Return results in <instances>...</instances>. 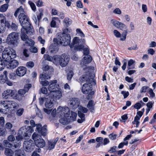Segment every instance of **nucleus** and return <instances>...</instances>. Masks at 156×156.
I'll return each mask as SVG.
<instances>
[{
  "instance_id": "obj_33",
  "label": "nucleus",
  "mask_w": 156,
  "mask_h": 156,
  "mask_svg": "<svg viewBox=\"0 0 156 156\" xmlns=\"http://www.w3.org/2000/svg\"><path fill=\"white\" fill-rule=\"evenodd\" d=\"M4 153L7 156H13L14 154V152L11 149L5 148Z\"/></svg>"
},
{
  "instance_id": "obj_32",
  "label": "nucleus",
  "mask_w": 156,
  "mask_h": 156,
  "mask_svg": "<svg viewBox=\"0 0 156 156\" xmlns=\"http://www.w3.org/2000/svg\"><path fill=\"white\" fill-rule=\"evenodd\" d=\"M50 73H48L44 72L43 73L41 74L40 76V79L41 80L48 79L50 78V75L51 74V72Z\"/></svg>"
},
{
  "instance_id": "obj_54",
  "label": "nucleus",
  "mask_w": 156,
  "mask_h": 156,
  "mask_svg": "<svg viewBox=\"0 0 156 156\" xmlns=\"http://www.w3.org/2000/svg\"><path fill=\"white\" fill-rule=\"evenodd\" d=\"M37 6L38 7H42L43 6V2L41 0H38L36 3Z\"/></svg>"
},
{
  "instance_id": "obj_45",
  "label": "nucleus",
  "mask_w": 156,
  "mask_h": 156,
  "mask_svg": "<svg viewBox=\"0 0 156 156\" xmlns=\"http://www.w3.org/2000/svg\"><path fill=\"white\" fill-rule=\"evenodd\" d=\"M73 75L74 73L72 71H69L67 74V80L69 81L72 78Z\"/></svg>"
},
{
  "instance_id": "obj_26",
  "label": "nucleus",
  "mask_w": 156,
  "mask_h": 156,
  "mask_svg": "<svg viewBox=\"0 0 156 156\" xmlns=\"http://www.w3.org/2000/svg\"><path fill=\"white\" fill-rule=\"evenodd\" d=\"M45 107L47 108H51L53 106V102L52 99L51 98L50 99V97L49 98H45Z\"/></svg>"
},
{
  "instance_id": "obj_38",
  "label": "nucleus",
  "mask_w": 156,
  "mask_h": 156,
  "mask_svg": "<svg viewBox=\"0 0 156 156\" xmlns=\"http://www.w3.org/2000/svg\"><path fill=\"white\" fill-rule=\"evenodd\" d=\"M72 23V20L68 17H66L63 20V23L66 27L69 26Z\"/></svg>"
},
{
  "instance_id": "obj_27",
  "label": "nucleus",
  "mask_w": 156,
  "mask_h": 156,
  "mask_svg": "<svg viewBox=\"0 0 156 156\" xmlns=\"http://www.w3.org/2000/svg\"><path fill=\"white\" fill-rule=\"evenodd\" d=\"M61 117V119H59V122L64 125H66L68 124L69 122H70V120L69 119V117H64L63 116L62 117L59 116Z\"/></svg>"
},
{
  "instance_id": "obj_53",
  "label": "nucleus",
  "mask_w": 156,
  "mask_h": 156,
  "mask_svg": "<svg viewBox=\"0 0 156 156\" xmlns=\"http://www.w3.org/2000/svg\"><path fill=\"white\" fill-rule=\"evenodd\" d=\"M117 147L115 146H114L113 147L111 148L110 150L108 151V152L110 153H112L116 152V148Z\"/></svg>"
},
{
  "instance_id": "obj_34",
  "label": "nucleus",
  "mask_w": 156,
  "mask_h": 156,
  "mask_svg": "<svg viewBox=\"0 0 156 156\" xmlns=\"http://www.w3.org/2000/svg\"><path fill=\"white\" fill-rule=\"evenodd\" d=\"M135 62V61L132 59H130L128 62L127 68L128 69H134L135 66L133 64Z\"/></svg>"
},
{
  "instance_id": "obj_5",
  "label": "nucleus",
  "mask_w": 156,
  "mask_h": 156,
  "mask_svg": "<svg viewBox=\"0 0 156 156\" xmlns=\"http://www.w3.org/2000/svg\"><path fill=\"white\" fill-rule=\"evenodd\" d=\"M34 132L32 127L30 126H24L21 127L18 131L17 136L22 139L29 136Z\"/></svg>"
},
{
  "instance_id": "obj_15",
  "label": "nucleus",
  "mask_w": 156,
  "mask_h": 156,
  "mask_svg": "<svg viewBox=\"0 0 156 156\" xmlns=\"http://www.w3.org/2000/svg\"><path fill=\"white\" fill-rule=\"evenodd\" d=\"M34 147V142L31 140L25 141L24 143V147H25L26 151L28 152L32 151Z\"/></svg>"
},
{
  "instance_id": "obj_31",
  "label": "nucleus",
  "mask_w": 156,
  "mask_h": 156,
  "mask_svg": "<svg viewBox=\"0 0 156 156\" xmlns=\"http://www.w3.org/2000/svg\"><path fill=\"white\" fill-rule=\"evenodd\" d=\"M12 98L17 100L18 101H21L22 99L23 96L19 92H16L15 90H14V94Z\"/></svg>"
},
{
  "instance_id": "obj_29",
  "label": "nucleus",
  "mask_w": 156,
  "mask_h": 156,
  "mask_svg": "<svg viewBox=\"0 0 156 156\" xmlns=\"http://www.w3.org/2000/svg\"><path fill=\"white\" fill-rule=\"evenodd\" d=\"M94 101L92 100H90L89 101L87 105V107L88 108L91 112H94Z\"/></svg>"
},
{
  "instance_id": "obj_43",
  "label": "nucleus",
  "mask_w": 156,
  "mask_h": 156,
  "mask_svg": "<svg viewBox=\"0 0 156 156\" xmlns=\"http://www.w3.org/2000/svg\"><path fill=\"white\" fill-rule=\"evenodd\" d=\"M28 3L30 5L32 9L34 12L36 11V8L35 4L31 1H29Z\"/></svg>"
},
{
  "instance_id": "obj_25",
  "label": "nucleus",
  "mask_w": 156,
  "mask_h": 156,
  "mask_svg": "<svg viewBox=\"0 0 156 156\" xmlns=\"http://www.w3.org/2000/svg\"><path fill=\"white\" fill-rule=\"evenodd\" d=\"M18 65V62L16 60L14 59L11 61H9L6 66H7L8 68L13 69L16 68Z\"/></svg>"
},
{
  "instance_id": "obj_52",
  "label": "nucleus",
  "mask_w": 156,
  "mask_h": 156,
  "mask_svg": "<svg viewBox=\"0 0 156 156\" xmlns=\"http://www.w3.org/2000/svg\"><path fill=\"white\" fill-rule=\"evenodd\" d=\"M142 107V105L139 102H137L135 104L134 108L137 109V110L140 109Z\"/></svg>"
},
{
  "instance_id": "obj_51",
  "label": "nucleus",
  "mask_w": 156,
  "mask_h": 156,
  "mask_svg": "<svg viewBox=\"0 0 156 156\" xmlns=\"http://www.w3.org/2000/svg\"><path fill=\"white\" fill-rule=\"evenodd\" d=\"M79 108L80 110L79 111H81V112L82 113H86L88 111V109L87 108L83 107L81 106Z\"/></svg>"
},
{
  "instance_id": "obj_22",
  "label": "nucleus",
  "mask_w": 156,
  "mask_h": 156,
  "mask_svg": "<svg viewBox=\"0 0 156 156\" xmlns=\"http://www.w3.org/2000/svg\"><path fill=\"white\" fill-rule=\"evenodd\" d=\"M49 97L53 100L54 99H59L62 96V93L59 91L56 90L54 92H51L49 94Z\"/></svg>"
},
{
  "instance_id": "obj_42",
  "label": "nucleus",
  "mask_w": 156,
  "mask_h": 156,
  "mask_svg": "<svg viewBox=\"0 0 156 156\" xmlns=\"http://www.w3.org/2000/svg\"><path fill=\"white\" fill-rule=\"evenodd\" d=\"M3 144L4 146L6 147L11 148L12 146V145L11 144L9 143L8 141L6 140H4L3 141Z\"/></svg>"
},
{
  "instance_id": "obj_24",
  "label": "nucleus",
  "mask_w": 156,
  "mask_h": 156,
  "mask_svg": "<svg viewBox=\"0 0 156 156\" xmlns=\"http://www.w3.org/2000/svg\"><path fill=\"white\" fill-rule=\"evenodd\" d=\"M8 109L13 108L12 110H15L18 108V105L15 102L12 101H9L7 102Z\"/></svg>"
},
{
  "instance_id": "obj_35",
  "label": "nucleus",
  "mask_w": 156,
  "mask_h": 156,
  "mask_svg": "<svg viewBox=\"0 0 156 156\" xmlns=\"http://www.w3.org/2000/svg\"><path fill=\"white\" fill-rule=\"evenodd\" d=\"M77 116L76 113L72 111L71 112V115L69 117L70 120V122L75 121L76 119Z\"/></svg>"
},
{
  "instance_id": "obj_18",
  "label": "nucleus",
  "mask_w": 156,
  "mask_h": 156,
  "mask_svg": "<svg viewBox=\"0 0 156 156\" xmlns=\"http://www.w3.org/2000/svg\"><path fill=\"white\" fill-rule=\"evenodd\" d=\"M5 18L3 15H0V33L4 32L5 28Z\"/></svg>"
},
{
  "instance_id": "obj_10",
  "label": "nucleus",
  "mask_w": 156,
  "mask_h": 156,
  "mask_svg": "<svg viewBox=\"0 0 156 156\" xmlns=\"http://www.w3.org/2000/svg\"><path fill=\"white\" fill-rule=\"evenodd\" d=\"M32 138L34 140L35 145L38 148H43L45 145V141L41 136L36 133H34L32 136Z\"/></svg>"
},
{
  "instance_id": "obj_44",
  "label": "nucleus",
  "mask_w": 156,
  "mask_h": 156,
  "mask_svg": "<svg viewBox=\"0 0 156 156\" xmlns=\"http://www.w3.org/2000/svg\"><path fill=\"white\" fill-rule=\"evenodd\" d=\"M108 136L111 140H115L116 139L117 136L116 134H114V133H112L110 134Z\"/></svg>"
},
{
  "instance_id": "obj_6",
  "label": "nucleus",
  "mask_w": 156,
  "mask_h": 156,
  "mask_svg": "<svg viewBox=\"0 0 156 156\" xmlns=\"http://www.w3.org/2000/svg\"><path fill=\"white\" fill-rule=\"evenodd\" d=\"M16 52L12 49L9 50L5 51L3 52L2 55V59L7 65L11 59L16 57Z\"/></svg>"
},
{
  "instance_id": "obj_48",
  "label": "nucleus",
  "mask_w": 156,
  "mask_h": 156,
  "mask_svg": "<svg viewBox=\"0 0 156 156\" xmlns=\"http://www.w3.org/2000/svg\"><path fill=\"white\" fill-rule=\"evenodd\" d=\"M113 33L114 35L117 37H121V34L117 30H114L113 31Z\"/></svg>"
},
{
  "instance_id": "obj_41",
  "label": "nucleus",
  "mask_w": 156,
  "mask_h": 156,
  "mask_svg": "<svg viewBox=\"0 0 156 156\" xmlns=\"http://www.w3.org/2000/svg\"><path fill=\"white\" fill-rule=\"evenodd\" d=\"M7 66L6 64L4 62V61L2 59L1 57H0V70H2L4 68L5 66Z\"/></svg>"
},
{
  "instance_id": "obj_19",
  "label": "nucleus",
  "mask_w": 156,
  "mask_h": 156,
  "mask_svg": "<svg viewBox=\"0 0 156 156\" xmlns=\"http://www.w3.org/2000/svg\"><path fill=\"white\" fill-rule=\"evenodd\" d=\"M14 90H7L2 93V97L4 99H9L10 98H12Z\"/></svg>"
},
{
  "instance_id": "obj_40",
  "label": "nucleus",
  "mask_w": 156,
  "mask_h": 156,
  "mask_svg": "<svg viewBox=\"0 0 156 156\" xmlns=\"http://www.w3.org/2000/svg\"><path fill=\"white\" fill-rule=\"evenodd\" d=\"M55 145V144L53 142V141H48V149L51 150L53 149L54 148Z\"/></svg>"
},
{
  "instance_id": "obj_59",
  "label": "nucleus",
  "mask_w": 156,
  "mask_h": 156,
  "mask_svg": "<svg viewBox=\"0 0 156 156\" xmlns=\"http://www.w3.org/2000/svg\"><path fill=\"white\" fill-rule=\"evenodd\" d=\"M77 7L80 8H82L83 7V5L82 2L80 1H78L76 3Z\"/></svg>"
},
{
  "instance_id": "obj_13",
  "label": "nucleus",
  "mask_w": 156,
  "mask_h": 156,
  "mask_svg": "<svg viewBox=\"0 0 156 156\" xmlns=\"http://www.w3.org/2000/svg\"><path fill=\"white\" fill-rule=\"evenodd\" d=\"M47 126L45 125L43 127L41 124H36V131L41 134V135L44 136H46L47 129Z\"/></svg>"
},
{
  "instance_id": "obj_57",
  "label": "nucleus",
  "mask_w": 156,
  "mask_h": 156,
  "mask_svg": "<svg viewBox=\"0 0 156 156\" xmlns=\"http://www.w3.org/2000/svg\"><path fill=\"white\" fill-rule=\"evenodd\" d=\"M121 94L123 95L124 98H126L129 95V92L128 91H122Z\"/></svg>"
},
{
  "instance_id": "obj_56",
  "label": "nucleus",
  "mask_w": 156,
  "mask_h": 156,
  "mask_svg": "<svg viewBox=\"0 0 156 156\" xmlns=\"http://www.w3.org/2000/svg\"><path fill=\"white\" fill-rule=\"evenodd\" d=\"M89 49L88 48H86L83 49V54L84 55H89Z\"/></svg>"
},
{
  "instance_id": "obj_20",
  "label": "nucleus",
  "mask_w": 156,
  "mask_h": 156,
  "mask_svg": "<svg viewBox=\"0 0 156 156\" xmlns=\"http://www.w3.org/2000/svg\"><path fill=\"white\" fill-rule=\"evenodd\" d=\"M7 102L5 101H0V112L2 113L6 114L8 112Z\"/></svg>"
},
{
  "instance_id": "obj_14",
  "label": "nucleus",
  "mask_w": 156,
  "mask_h": 156,
  "mask_svg": "<svg viewBox=\"0 0 156 156\" xmlns=\"http://www.w3.org/2000/svg\"><path fill=\"white\" fill-rule=\"evenodd\" d=\"M111 23L115 27L122 30H127L126 25L116 20L112 19L111 20Z\"/></svg>"
},
{
  "instance_id": "obj_4",
  "label": "nucleus",
  "mask_w": 156,
  "mask_h": 156,
  "mask_svg": "<svg viewBox=\"0 0 156 156\" xmlns=\"http://www.w3.org/2000/svg\"><path fill=\"white\" fill-rule=\"evenodd\" d=\"M83 70L84 72V73L80 77L79 80L80 82L82 83L85 82L90 83L93 81V84H95V80L91 78V74L90 72V69L89 67H87L84 68Z\"/></svg>"
},
{
  "instance_id": "obj_23",
  "label": "nucleus",
  "mask_w": 156,
  "mask_h": 156,
  "mask_svg": "<svg viewBox=\"0 0 156 156\" xmlns=\"http://www.w3.org/2000/svg\"><path fill=\"white\" fill-rule=\"evenodd\" d=\"M57 83L56 80H54L51 81L50 82V84L49 85L48 87V90L50 91V93L51 92H54L56 90V83Z\"/></svg>"
},
{
  "instance_id": "obj_47",
  "label": "nucleus",
  "mask_w": 156,
  "mask_h": 156,
  "mask_svg": "<svg viewBox=\"0 0 156 156\" xmlns=\"http://www.w3.org/2000/svg\"><path fill=\"white\" fill-rule=\"evenodd\" d=\"M5 128L8 130H11L12 127V125L9 122H7L5 124Z\"/></svg>"
},
{
  "instance_id": "obj_37",
  "label": "nucleus",
  "mask_w": 156,
  "mask_h": 156,
  "mask_svg": "<svg viewBox=\"0 0 156 156\" xmlns=\"http://www.w3.org/2000/svg\"><path fill=\"white\" fill-rule=\"evenodd\" d=\"M9 6V4L8 3H6L2 5L0 8V12H5L6 11L8 8Z\"/></svg>"
},
{
  "instance_id": "obj_60",
  "label": "nucleus",
  "mask_w": 156,
  "mask_h": 156,
  "mask_svg": "<svg viewBox=\"0 0 156 156\" xmlns=\"http://www.w3.org/2000/svg\"><path fill=\"white\" fill-rule=\"evenodd\" d=\"M149 87L147 86H143V87L140 91L141 93H145L146 92L148 88H149Z\"/></svg>"
},
{
  "instance_id": "obj_16",
  "label": "nucleus",
  "mask_w": 156,
  "mask_h": 156,
  "mask_svg": "<svg viewBox=\"0 0 156 156\" xmlns=\"http://www.w3.org/2000/svg\"><path fill=\"white\" fill-rule=\"evenodd\" d=\"M69 106L73 109L77 108L80 104L78 99L76 98L70 99L68 102Z\"/></svg>"
},
{
  "instance_id": "obj_3",
  "label": "nucleus",
  "mask_w": 156,
  "mask_h": 156,
  "mask_svg": "<svg viewBox=\"0 0 156 156\" xmlns=\"http://www.w3.org/2000/svg\"><path fill=\"white\" fill-rule=\"evenodd\" d=\"M21 38L22 40L26 41L25 43L27 45L30 46L31 44V41L29 40L27 34L31 35L34 32L33 28H22L21 30Z\"/></svg>"
},
{
  "instance_id": "obj_1",
  "label": "nucleus",
  "mask_w": 156,
  "mask_h": 156,
  "mask_svg": "<svg viewBox=\"0 0 156 156\" xmlns=\"http://www.w3.org/2000/svg\"><path fill=\"white\" fill-rule=\"evenodd\" d=\"M54 63L56 65H60L62 67L66 66L69 62L70 58L67 55L63 54L61 55L54 56Z\"/></svg>"
},
{
  "instance_id": "obj_64",
  "label": "nucleus",
  "mask_w": 156,
  "mask_h": 156,
  "mask_svg": "<svg viewBox=\"0 0 156 156\" xmlns=\"http://www.w3.org/2000/svg\"><path fill=\"white\" fill-rule=\"evenodd\" d=\"M11 27L12 29L14 31H16L17 29V25L13 23H12Z\"/></svg>"
},
{
  "instance_id": "obj_63",
  "label": "nucleus",
  "mask_w": 156,
  "mask_h": 156,
  "mask_svg": "<svg viewBox=\"0 0 156 156\" xmlns=\"http://www.w3.org/2000/svg\"><path fill=\"white\" fill-rule=\"evenodd\" d=\"M56 18L53 17L51 23V27H55L56 25V22L54 20V19H55Z\"/></svg>"
},
{
  "instance_id": "obj_46",
  "label": "nucleus",
  "mask_w": 156,
  "mask_h": 156,
  "mask_svg": "<svg viewBox=\"0 0 156 156\" xmlns=\"http://www.w3.org/2000/svg\"><path fill=\"white\" fill-rule=\"evenodd\" d=\"M51 68V67H50L48 65L46 66L44 68L45 69L44 72L48 73H50L49 71H51V72H53V69L52 68Z\"/></svg>"
},
{
  "instance_id": "obj_58",
  "label": "nucleus",
  "mask_w": 156,
  "mask_h": 156,
  "mask_svg": "<svg viewBox=\"0 0 156 156\" xmlns=\"http://www.w3.org/2000/svg\"><path fill=\"white\" fill-rule=\"evenodd\" d=\"M17 10L20 14H25V12L22 6H20L19 8L17 9Z\"/></svg>"
},
{
  "instance_id": "obj_2",
  "label": "nucleus",
  "mask_w": 156,
  "mask_h": 156,
  "mask_svg": "<svg viewBox=\"0 0 156 156\" xmlns=\"http://www.w3.org/2000/svg\"><path fill=\"white\" fill-rule=\"evenodd\" d=\"M85 40L84 39H80L78 37H75L69 46L71 48H73L75 50H80L84 48L85 45Z\"/></svg>"
},
{
  "instance_id": "obj_7",
  "label": "nucleus",
  "mask_w": 156,
  "mask_h": 156,
  "mask_svg": "<svg viewBox=\"0 0 156 156\" xmlns=\"http://www.w3.org/2000/svg\"><path fill=\"white\" fill-rule=\"evenodd\" d=\"M19 38V35L18 33L12 32L8 35L6 42L9 45L16 46L18 44Z\"/></svg>"
},
{
  "instance_id": "obj_17",
  "label": "nucleus",
  "mask_w": 156,
  "mask_h": 156,
  "mask_svg": "<svg viewBox=\"0 0 156 156\" xmlns=\"http://www.w3.org/2000/svg\"><path fill=\"white\" fill-rule=\"evenodd\" d=\"M27 70L25 67L23 66H20L16 69V73L17 75L19 76H23L26 73Z\"/></svg>"
},
{
  "instance_id": "obj_36",
  "label": "nucleus",
  "mask_w": 156,
  "mask_h": 156,
  "mask_svg": "<svg viewBox=\"0 0 156 156\" xmlns=\"http://www.w3.org/2000/svg\"><path fill=\"white\" fill-rule=\"evenodd\" d=\"M54 57V56L53 57H52L47 54H45L44 55V58L45 60L52 62L54 63L55 60Z\"/></svg>"
},
{
  "instance_id": "obj_39",
  "label": "nucleus",
  "mask_w": 156,
  "mask_h": 156,
  "mask_svg": "<svg viewBox=\"0 0 156 156\" xmlns=\"http://www.w3.org/2000/svg\"><path fill=\"white\" fill-rule=\"evenodd\" d=\"M127 32V30H126L122 33V37L120 39V41H124L126 40Z\"/></svg>"
},
{
  "instance_id": "obj_30",
  "label": "nucleus",
  "mask_w": 156,
  "mask_h": 156,
  "mask_svg": "<svg viewBox=\"0 0 156 156\" xmlns=\"http://www.w3.org/2000/svg\"><path fill=\"white\" fill-rule=\"evenodd\" d=\"M78 116L80 119H78L77 122L79 123H81L85 121V115L81 112V111H78Z\"/></svg>"
},
{
  "instance_id": "obj_55",
  "label": "nucleus",
  "mask_w": 156,
  "mask_h": 156,
  "mask_svg": "<svg viewBox=\"0 0 156 156\" xmlns=\"http://www.w3.org/2000/svg\"><path fill=\"white\" fill-rule=\"evenodd\" d=\"M26 66L27 67L31 68L34 66V63L33 62H29L27 63Z\"/></svg>"
},
{
  "instance_id": "obj_50",
  "label": "nucleus",
  "mask_w": 156,
  "mask_h": 156,
  "mask_svg": "<svg viewBox=\"0 0 156 156\" xmlns=\"http://www.w3.org/2000/svg\"><path fill=\"white\" fill-rule=\"evenodd\" d=\"M76 31L81 37H85L84 34L80 29H76Z\"/></svg>"
},
{
  "instance_id": "obj_62",
  "label": "nucleus",
  "mask_w": 156,
  "mask_h": 156,
  "mask_svg": "<svg viewBox=\"0 0 156 156\" xmlns=\"http://www.w3.org/2000/svg\"><path fill=\"white\" fill-rule=\"evenodd\" d=\"M4 75L2 76V80H6L7 79V75L8 74V72L6 71H5L3 72Z\"/></svg>"
},
{
  "instance_id": "obj_49",
  "label": "nucleus",
  "mask_w": 156,
  "mask_h": 156,
  "mask_svg": "<svg viewBox=\"0 0 156 156\" xmlns=\"http://www.w3.org/2000/svg\"><path fill=\"white\" fill-rule=\"evenodd\" d=\"M32 85L30 84H26L23 89L26 92H27L29 89L31 87Z\"/></svg>"
},
{
  "instance_id": "obj_11",
  "label": "nucleus",
  "mask_w": 156,
  "mask_h": 156,
  "mask_svg": "<svg viewBox=\"0 0 156 156\" xmlns=\"http://www.w3.org/2000/svg\"><path fill=\"white\" fill-rule=\"evenodd\" d=\"M71 39V37L69 34L63 33L59 36L58 41L62 45L65 46L69 45Z\"/></svg>"
},
{
  "instance_id": "obj_61",
  "label": "nucleus",
  "mask_w": 156,
  "mask_h": 156,
  "mask_svg": "<svg viewBox=\"0 0 156 156\" xmlns=\"http://www.w3.org/2000/svg\"><path fill=\"white\" fill-rule=\"evenodd\" d=\"M8 140L10 142H12L15 140V137L12 135H10L8 137Z\"/></svg>"
},
{
  "instance_id": "obj_28",
  "label": "nucleus",
  "mask_w": 156,
  "mask_h": 156,
  "mask_svg": "<svg viewBox=\"0 0 156 156\" xmlns=\"http://www.w3.org/2000/svg\"><path fill=\"white\" fill-rule=\"evenodd\" d=\"M22 139L20 138L19 136H16V140L15 142L14 143V147H15V148H19L20 147L21 144V140Z\"/></svg>"
},
{
  "instance_id": "obj_12",
  "label": "nucleus",
  "mask_w": 156,
  "mask_h": 156,
  "mask_svg": "<svg viewBox=\"0 0 156 156\" xmlns=\"http://www.w3.org/2000/svg\"><path fill=\"white\" fill-rule=\"evenodd\" d=\"M57 114L59 116L69 117L70 114L69 109L67 107H59L57 109Z\"/></svg>"
},
{
  "instance_id": "obj_21",
  "label": "nucleus",
  "mask_w": 156,
  "mask_h": 156,
  "mask_svg": "<svg viewBox=\"0 0 156 156\" xmlns=\"http://www.w3.org/2000/svg\"><path fill=\"white\" fill-rule=\"evenodd\" d=\"M92 60V57L90 55H87L85 56L82 59L80 62V65L83 66L86 64L90 63Z\"/></svg>"
},
{
  "instance_id": "obj_8",
  "label": "nucleus",
  "mask_w": 156,
  "mask_h": 156,
  "mask_svg": "<svg viewBox=\"0 0 156 156\" xmlns=\"http://www.w3.org/2000/svg\"><path fill=\"white\" fill-rule=\"evenodd\" d=\"M92 86L90 83L87 82L84 83L82 86L81 91L84 94H88L87 98L89 99L91 98L94 94V92L92 91Z\"/></svg>"
},
{
  "instance_id": "obj_9",
  "label": "nucleus",
  "mask_w": 156,
  "mask_h": 156,
  "mask_svg": "<svg viewBox=\"0 0 156 156\" xmlns=\"http://www.w3.org/2000/svg\"><path fill=\"white\" fill-rule=\"evenodd\" d=\"M18 18L19 22L22 27V28H33V27L31 26L30 23L29 17L25 14H20L18 16Z\"/></svg>"
}]
</instances>
